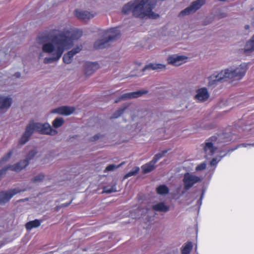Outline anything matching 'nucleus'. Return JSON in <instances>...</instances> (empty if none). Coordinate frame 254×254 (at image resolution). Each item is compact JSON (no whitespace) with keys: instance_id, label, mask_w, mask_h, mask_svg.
<instances>
[{"instance_id":"nucleus-1","label":"nucleus","mask_w":254,"mask_h":254,"mask_svg":"<svg viewBox=\"0 0 254 254\" xmlns=\"http://www.w3.org/2000/svg\"><path fill=\"white\" fill-rule=\"evenodd\" d=\"M50 41L49 35L47 33L40 34L36 38L37 43L41 46L42 52L39 55V58L44 57V54L48 56L44 59L43 63L49 64L58 62L66 50L73 45V41L79 39L82 32L78 29L51 30Z\"/></svg>"},{"instance_id":"nucleus-2","label":"nucleus","mask_w":254,"mask_h":254,"mask_svg":"<svg viewBox=\"0 0 254 254\" xmlns=\"http://www.w3.org/2000/svg\"><path fill=\"white\" fill-rule=\"evenodd\" d=\"M156 2V0H134L125 5L122 11L124 14L131 12L133 16L140 18L156 19L159 15L152 11Z\"/></svg>"},{"instance_id":"nucleus-3","label":"nucleus","mask_w":254,"mask_h":254,"mask_svg":"<svg viewBox=\"0 0 254 254\" xmlns=\"http://www.w3.org/2000/svg\"><path fill=\"white\" fill-rule=\"evenodd\" d=\"M246 70L247 65L245 64L230 66L217 74L210 76L209 77V83L212 85L224 79H229L233 81L240 80L244 76Z\"/></svg>"},{"instance_id":"nucleus-4","label":"nucleus","mask_w":254,"mask_h":254,"mask_svg":"<svg viewBox=\"0 0 254 254\" xmlns=\"http://www.w3.org/2000/svg\"><path fill=\"white\" fill-rule=\"evenodd\" d=\"M120 32L117 28H114L104 31L103 38L98 40L94 43L96 49H103L106 47L109 42H112L118 38Z\"/></svg>"},{"instance_id":"nucleus-5","label":"nucleus","mask_w":254,"mask_h":254,"mask_svg":"<svg viewBox=\"0 0 254 254\" xmlns=\"http://www.w3.org/2000/svg\"><path fill=\"white\" fill-rule=\"evenodd\" d=\"M36 153L37 152L35 150H32L28 153L24 160H21L15 164L9 165L1 169L0 170V178L2 175L4 174L7 170L18 172L24 169L28 165L30 161L34 157Z\"/></svg>"},{"instance_id":"nucleus-6","label":"nucleus","mask_w":254,"mask_h":254,"mask_svg":"<svg viewBox=\"0 0 254 254\" xmlns=\"http://www.w3.org/2000/svg\"><path fill=\"white\" fill-rule=\"evenodd\" d=\"M31 124H32L34 130L41 134L55 135L58 133L57 130L52 128L49 123L31 122Z\"/></svg>"},{"instance_id":"nucleus-7","label":"nucleus","mask_w":254,"mask_h":254,"mask_svg":"<svg viewBox=\"0 0 254 254\" xmlns=\"http://www.w3.org/2000/svg\"><path fill=\"white\" fill-rule=\"evenodd\" d=\"M205 2V0H196L191 3V4L185 9L181 11L179 16L183 17L194 13L199 9Z\"/></svg>"},{"instance_id":"nucleus-8","label":"nucleus","mask_w":254,"mask_h":254,"mask_svg":"<svg viewBox=\"0 0 254 254\" xmlns=\"http://www.w3.org/2000/svg\"><path fill=\"white\" fill-rule=\"evenodd\" d=\"M201 181V178L195 175L187 173L183 178L184 188L186 190H190L194 185Z\"/></svg>"},{"instance_id":"nucleus-9","label":"nucleus","mask_w":254,"mask_h":254,"mask_svg":"<svg viewBox=\"0 0 254 254\" xmlns=\"http://www.w3.org/2000/svg\"><path fill=\"white\" fill-rule=\"evenodd\" d=\"M188 57L184 55L174 54L169 56L167 62L169 64L178 66L187 62Z\"/></svg>"},{"instance_id":"nucleus-10","label":"nucleus","mask_w":254,"mask_h":254,"mask_svg":"<svg viewBox=\"0 0 254 254\" xmlns=\"http://www.w3.org/2000/svg\"><path fill=\"white\" fill-rule=\"evenodd\" d=\"M19 188H14L8 191H3L0 192V204H4L7 202L14 195L25 191Z\"/></svg>"},{"instance_id":"nucleus-11","label":"nucleus","mask_w":254,"mask_h":254,"mask_svg":"<svg viewBox=\"0 0 254 254\" xmlns=\"http://www.w3.org/2000/svg\"><path fill=\"white\" fill-rule=\"evenodd\" d=\"M74 14L75 16L80 20L86 21L93 18L96 13L87 10L76 9L74 11Z\"/></svg>"},{"instance_id":"nucleus-12","label":"nucleus","mask_w":254,"mask_h":254,"mask_svg":"<svg viewBox=\"0 0 254 254\" xmlns=\"http://www.w3.org/2000/svg\"><path fill=\"white\" fill-rule=\"evenodd\" d=\"M209 97V94L206 88L202 87L195 91L194 99L198 102L206 101Z\"/></svg>"},{"instance_id":"nucleus-13","label":"nucleus","mask_w":254,"mask_h":254,"mask_svg":"<svg viewBox=\"0 0 254 254\" xmlns=\"http://www.w3.org/2000/svg\"><path fill=\"white\" fill-rule=\"evenodd\" d=\"M82 48V46L79 45L65 54L63 58L64 63L66 64H70L72 62L73 56L79 53L81 50Z\"/></svg>"},{"instance_id":"nucleus-14","label":"nucleus","mask_w":254,"mask_h":254,"mask_svg":"<svg viewBox=\"0 0 254 254\" xmlns=\"http://www.w3.org/2000/svg\"><path fill=\"white\" fill-rule=\"evenodd\" d=\"M34 128L32 124L30 123L26 127L25 131L21 137L19 143L23 145L25 144L29 140L34 132Z\"/></svg>"},{"instance_id":"nucleus-15","label":"nucleus","mask_w":254,"mask_h":254,"mask_svg":"<svg viewBox=\"0 0 254 254\" xmlns=\"http://www.w3.org/2000/svg\"><path fill=\"white\" fill-rule=\"evenodd\" d=\"M75 111V108L72 107L62 106L53 110V113H57L64 116H69Z\"/></svg>"},{"instance_id":"nucleus-16","label":"nucleus","mask_w":254,"mask_h":254,"mask_svg":"<svg viewBox=\"0 0 254 254\" xmlns=\"http://www.w3.org/2000/svg\"><path fill=\"white\" fill-rule=\"evenodd\" d=\"M147 93L148 91L145 90H142L135 92L127 93L122 95L121 96L120 99L122 100H125L128 99L136 98L140 97L144 94H147Z\"/></svg>"},{"instance_id":"nucleus-17","label":"nucleus","mask_w":254,"mask_h":254,"mask_svg":"<svg viewBox=\"0 0 254 254\" xmlns=\"http://www.w3.org/2000/svg\"><path fill=\"white\" fill-rule=\"evenodd\" d=\"M217 148L214 146V143L210 142L209 140H207L203 147L204 151L205 154V157L208 158L209 156H212L215 153Z\"/></svg>"},{"instance_id":"nucleus-18","label":"nucleus","mask_w":254,"mask_h":254,"mask_svg":"<svg viewBox=\"0 0 254 254\" xmlns=\"http://www.w3.org/2000/svg\"><path fill=\"white\" fill-rule=\"evenodd\" d=\"M11 103L12 99L10 97L0 96V111H6Z\"/></svg>"},{"instance_id":"nucleus-19","label":"nucleus","mask_w":254,"mask_h":254,"mask_svg":"<svg viewBox=\"0 0 254 254\" xmlns=\"http://www.w3.org/2000/svg\"><path fill=\"white\" fill-rule=\"evenodd\" d=\"M243 50L246 55H250L254 51V36L246 42Z\"/></svg>"},{"instance_id":"nucleus-20","label":"nucleus","mask_w":254,"mask_h":254,"mask_svg":"<svg viewBox=\"0 0 254 254\" xmlns=\"http://www.w3.org/2000/svg\"><path fill=\"white\" fill-rule=\"evenodd\" d=\"M166 69V65L157 64V63H150L145 66L143 68L142 71L146 70H163Z\"/></svg>"},{"instance_id":"nucleus-21","label":"nucleus","mask_w":254,"mask_h":254,"mask_svg":"<svg viewBox=\"0 0 254 254\" xmlns=\"http://www.w3.org/2000/svg\"><path fill=\"white\" fill-rule=\"evenodd\" d=\"M153 210L157 211L166 212L169 211V206L167 205L164 202H161L153 205Z\"/></svg>"},{"instance_id":"nucleus-22","label":"nucleus","mask_w":254,"mask_h":254,"mask_svg":"<svg viewBox=\"0 0 254 254\" xmlns=\"http://www.w3.org/2000/svg\"><path fill=\"white\" fill-rule=\"evenodd\" d=\"M155 163L152 161L142 165L141 168L144 174H146L152 171L155 168Z\"/></svg>"},{"instance_id":"nucleus-23","label":"nucleus","mask_w":254,"mask_h":254,"mask_svg":"<svg viewBox=\"0 0 254 254\" xmlns=\"http://www.w3.org/2000/svg\"><path fill=\"white\" fill-rule=\"evenodd\" d=\"M41 222V221H40L38 219H35L33 221H31L27 223L25 227L27 230H30L34 228L38 227L40 225Z\"/></svg>"},{"instance_id":"nucleus-24","label":"nucleus","mask_w":254,"mask_h":254,"mask_svg":"<svg viewBox=\"0 0 254 254\" xmlns=\"http://www.w3.org/2000/svg\"><path fill=\"white\" fill-rule=\"evenodd\" d=\"M136 115L137 117L140 118H142L146 116H150L149 113L147 111V110L145 108H140L138 109L136 111Z\"/></svg>"},{"instance_id":"nucleus-25","label":"nucleus","mask_w":254,"mask_h":254,"mask_svg":"<svg viewBox=\"0 0 254 254\" xmlns=\"http://www.w3.org/2000/svg\"><path fill=\"white\" fill-rule=\"evenodd\" d=\"M192 248V243L190 242H187L184 246L182 247V254H190Z\"/></svg>"},{"instance_id":"nucleus-26","label":"nucleus","mask_w":254,"mask_h":254,"mask_svg":"<svg viewBox=\"0 0 254 254\" xmlns=\"http://www.w3.org/2000/svg\"><path fill=\"white\" fill-rule=\"evenodd\" d=\"M169 191L168 188L165 185H160L157 188V192L160 194H166Z\"/></svg>"},{"instance_id":"nucleus-27","label":"nucleus","mask_w":254,"mask_h":254,"mask_svg":"<svg viewBox=\"0 0 254 254\" xmlns=\"http://www.w3.org/2000/svg\"><path fill=\"white\" fill-rule=\"evenodd\" d=\"M64 122L63 118H57L53 121V126L55 128H58L63 125Z\"/></svg>"},{"instance_id":"nucleus-28","label":"nucleus","mask_w":254,"mask_h":254,"mask_svg":"<svg viewBox=\"0 0 254 254\" xmlns=\"http://www.w3.org/2000/svg\"><path fill=\"white\" fill-rule=\"evenodd\" d=\"M96 66L94 64H89L85 69V73L90 75L92 74L95 71L94 68Z\"/></svg>"},{"instance_id":"nucleus-29","label":"nucleus","mask_w":254,"mask_h":254,"mask_svg":"<svg viewBox=\"0 0 254 254\" xmlns=\"http://www.w3.org/2000/svg\"><path fill=\"white\" fill-rule=\"evenodd\" d=\"M13 153V150H9L1 159L0 161V165L2 164L7 162L11 157Z\"/></svg>"},{"instance_id":"nucleus-30","label":"nucleus","mask_w":254,"mask_h":254,"mask_svg":"<svg viewBox=\"0 0 254 254\" xmlns=\"http://www.w3.org/2000/svg\"><path fill=\"white\" fill-rule=\"evenodd\" d=\"M44 175L41 173L35 176L32 180L31 182L35 183H39L42 182L44 179Z\"/></svg>"},{"instance_id":"nucleus-31","label":"nucleus","mask_w":254,"mask_h":254,"mask_svg":"<svg viewBox=\"0 0 254 254\" xmlns=\"http://www.w3.org/2000/svg\"><path fill=\"white\" fill-rule=\"evenodd\" d=\"M167 150H165L161 152L156 154L152 160L156 164L157 162L167 152Z\"/></svg>"},{"instance_id":"nucleus-32","label":"nucleus","mask_w":254,"mask_h":254,"mask_svg":"<svg viewBox=\"0 0 254 254\" xmlns=\"http://www.w3.org/2000/svg\"><path fill=\"white\" fill-rule=\"evenodd\" d=\"M139 171V168L138 167H134L131 171H129L128 173L126 174L124 176V179H127L132 176L135 175Z\"/></svg>"},{"instance_id":"nucleus-33","label":"nucleus","mask_w":254,"mask_h":254,"mask_svg":"<svg viewBox=\"0 0 254 254\" xmlns=\"http://www.w3.org/2000/svg\"><path fill=\"white\" fill-rule=\"evenodd\" d=\"M117 191V188L115 185L111 187L107 186L104 188V191L108 193L116 192Z\"/></svg>"},{"instance_id":"nucleus-34","label":"nucleus","mask_w":254,"mask_h":254,"mask_svg":"<svg viewBox=\"0 0 254 254\" xmlns=\"http://www.w3.org/2000/svg\"><path fill=\"white\" fill-rule=\"evenodd\" d=\"M123 163H121L118 166H116L114 164L109 165L106 168L104 172H106L113 171L115 169H116V168H119L120 167H121L123 165Z\"/></svg>"},{"instance_id":"nucleus-35","label":"nucleus","mask_w":254,"mask_h":254,"mask_svg":"<svg viewBox=\"0 0 254 254\" xmlns=\"http://www.w3.org/2000/svg\"><path fill=\"white\" fill-rule=\"evenodd\" d=\"M125 108H121L120 109H119L116 112H115L112 118H118L119 117H120L124 112L125 110Z\"/></svg>"},{"instance_id":"nucleus-36","label":"nucleus","mask_w":254,"mask_h":254,"mask_svg":"<svg viewBox=\"0 0 254 254\" xmlns=\"http://www.w3.org/2000/svg\"><path fill=\"white\" fill-rule=\"evenodd\" d=\"M206 167V163L205 162H203L198 165H197L195 168V170L196 171H200L204 170Z\"/></svg>"},{"instance_id":"nucleus-37","label":"nucleus","mask_w":254,"mask_h":254,"mask_svg":"<svg viewBox=\"0 0 254 254\" xmlns=\"http://www.w3.org/2000/svg\"><path fill=\"white\" fill-rule=\"evenodd\" d=\"M222 157L223 156L220 157L218 159L217 158H213L210 162V165L211 166L216 165V164L221 160Z\"/></svg>"},{"instance_id":"nucleus-38","label":"nucleus","mask_w":254,"mask_h":254,"mask_svg":"<svg viewBox=\"0 0 254 254\" xmlns=\"http://www.w3.org/2000/svg\"><path fill=\"white\" fill-rule=\"evenodd\" d=\"M241 146L245 147H252L254 146L253 144H249V143H243L240 145Z\"/></svg>"},{"instance_id":"nucleus-39","label":"nucleus","mask_w":254,"mask_h":254,"mask_svg":"<svg viewBox=\"0 0 254 254\" xmlns=\"http://www.w3.org/2000/svg\"><path fill=\"white\" fill-rule=\"evenodd\" d=\"M71 201L72 200H71L70 201H69V202L68 203H63L62 204V207H66V206H67L68 205H69L71 203Z\"/></svg>"},{"instance_id":"nucleus-40","label":"nucleus","mask_w":254,"mask_h":254,"mask_svg":"<svg viewBox=\"0 0 254 254\" xmlns=\"http://www.w3.org/2000/svg\"><path fill=\"white\" fill-rule=\"evenodd\" d=\"M227 16V14L225 13H223L220 14L219 17L220 18H224Z\"/></svg>"},{"instance_id":"nucleus-41","label":"nucleus","mask_w":254,"mask_h":254,"mask_svg":"<svg viewBox=\"0 0 254 254\" xmlns=\"http://www.w3.org/2000/svg\"><path fill=\"white\" fill-rule=\"evenodd\" d=\"M20 73L19 72H16L14 74V76L16 77V78H19L20 77Z\"/></svg>"},{"instance_id":"nucleus-42","label":"nucleus","mask_w":254,"mask_h":254,"mask_svg":"<svg viewBox=\"0 0 254 254\" xmlns=\"http://www.w3.org/2000/svg\"><path fill=\"white\" fill-rule=\"evenodd\" d=\"M250 28V26L249 25H246L245 26V30H249Z\"/></svg>"},{"instance_id":"nucleus-43","label":"nucleus","mask_w":254,"mask_h":254,"mask_svg":"<svg viewBox=\"0 0 254 254\" xmlns=\"http://www.w3.org/2000/svg\"><path fill=\"white\" fill-rule=\"evenodd\" d=\"M94 137H95L94 140H96V139H98L99 138V136L97 135H96L94 136Z\"/></svg>"},{"instance_id":"nucleus-44","label":"nucleus","mask_w":254,"mask_h":254,"mask_svg":"<svg viewBox=\"0 0 254 254\" xmlns=\"http://www.w3.org/2000/svg\"><path fill=\"white\" fill-rule=\"evenodd\" d=\"M219 1H226L227 0H218Z\"/></svg>"},{"instance_id":"nucleus-45","label":"nucleus","mask_w":254,"mask_h":254,"mask_svg":"<svg viewBox=\"0 0 254 254\" xmlns=\"http://www.w3.org/2000/svg\"><path fill=\"white\" fill-rule=\"evenodd\" d=\"M236 148L234 149H232L231 151H234Z\"/></svg>"}]
</instances>
